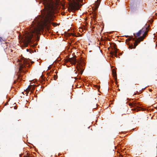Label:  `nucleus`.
<instances>
[{
  "mask_svg": "<svg viewBox=\"0 0 157 157\" xmlns=\"http://www.w3.org/2000/svg\"><path fill=\"white\" fill-rule=\"evenodd\" d=\"M146 32L144 33L143 36H140L138 38V39L136 40H134L135 41V42L134 43L133 47V45H132L131 46H129V48H131V49H132V48H135L136 47L138 43H140V41L143 40L144 38L146 37Z\"/></svg>",
  "mask_w": 157,
  "mask_h": 157,
  "instance_id": "obj_4",
  "label": "nucleus"
},
{
  "mask_svg": "<svg viewBox=\"0 0 157 157\" xmlns=\"http://www.w3.org/2000/svg\"><path fill=\"white\" fill-rule=\"evenodd\" d=\"M67 62H70L72 64H75L77 62L76 58H69L67 60Z\"/></svg>",
  "mask_w": 157,
  "mask_h": 157,
  "instance_id": "obj_6",
  "label": "nucleus"
},
{
  "mask_svg": "<svg viewBox=\"0 0 157 157\" xmlns=\"http://www.w3.org/2000/svg\"><path fill=\"white\" fill-rule=\"evenodd\" d=\"M76 67L78 71H79V73L82 74L83 71L82 65L78 64Z\"/></svg>",
  "mask_w": 157,
  "mask_h": 157,
  "instance_id": "obj_7",
  "label": "nucleus"
},
{
  "mask_svg": "<svg viewBox=\"0 0 157 157\" xmlns=\"http://www.w3.org/2000/svg\"><path fill=\"white\" fill-rule=\"evenodd\" d=\"M132 110L133 111L135 110V111H138V109H137V108H134L132 109Z\"/></svg>",
  "mask_w": 157,
  "mask_h": 157,
  "instance_id": "obj_16",
  "label": "nucleus"
},
{
  "mask_svg": "<svg viewBox=\"0 0 157 157\" xmlns=\"http://www.w3.org/2000/svg\"><path fill=\"white\" fill-rule=\"evenodd\" d=\"M52 72V71H50V72H49L48 73H47V75H49V74H50Z\"/></svg>",
  "mask_w": 157,
  "mask_h": 157,
  "instance_id": "obj_19",
  "label": "nucleus"
},
{
  "mask_svg": "<svg viewBox=\"0 0 157 157\" xmlns=\"http://www.w3.org/2000/svg\"><path fill=\"white\" fill-rule=\"evenodd\" d=\"M57 78V76L56 75H54L53 76L54 79L55 80H56Z\"/></svg>",
  "mask_w": 157,
  "mask_h": 157,
  "instance_id": "obj_15",
  "label": "nucleus"
},
{
  "mask_svg": "<svg viewBox=\"0 0 157 157\" xmlns=\"http://www.w3.org/2000/svg\"><path fill=\"white\" fill-rule=\"evenodd\" d=\"M112 56H114L115 57H117V54H115L114 55H112Z\"/></svg>",
  "mask_w": 157,
  "mask_h": 157,
  "instance_id": "obj_20",
  "label": "nucleus"
},
{
  "mask_svg": "<svg viewBox=\"0 0 157 157\" xmlns=\"http://www.w3.org/2000/svg\"><path fill=\"white\" fill-rule=\"evenodd\" d=\"M40 28L39 27H35L32 29L30 33H28L27 35L25 36L23 39L24 43L27 45L29 43H32L33 41V39L34 35H38L40 34Z\"/></svg>",
  "mask_w": 157,
  "mask_h": 157,
  "instance_id": "obj_2",
  "label": "nucleus"
},
{
  "mask_svg": "<svg viewBox=\"0 0 157 157\" xmlns=\"http://www.w3.org/2000/svg\"><path fill=\"white\" fill-rule=\"evenodd\" d=\"M112 74L114 78L115 81H116L117 79V74L115 71L114 70H112Z\"/></svg>",
  "mask_w": 157,
  "mask_h": 157,
  "instance_id": "obj_10",
  "label": "nucleus"
},
{
  "mask_svg": "<svg viewBox=\"0 0 157 157\" xmlns=\"http://www.w3.org/2000/svg\"><path fill=\"white\" fill-rule=\"evenodd\" d=\"M26 50H27V51H29V49H26Z\"/></svg>",
  "mask_w": 157,
  "mask_h": 157,
  "instance_id": "obj_23",
  "label": "nucleus"
},
{
  "mask_svg": "<svg viewBox=\"0 0 157 157\" xmlns=\"http://www.w3.org/2000/svg\"><path fill=\"white\" fill-rule=\"evenodd\" d=\"M51 69V67L50 66H49L48 67V70H49Z\"/></svg>",
  "mask_w": 157,
  "mask_h": 157,
  "instance_id": "obj_22",
  "label": "nucleus"
},
{
  "mask_svg": "<svg viewBox=\"0 0 157 157\" xmlns=\"http://www.w3.org/2000/svg\"><path fill=\"white\" fill-rule=\"evenodd\" d=\"M148 31L147 30V27L145 28H143L141 29L137 33H134L133 34V35L136 38V37H138V36H139L141 33H143V35L142 36H143L144 35V34L146 32V35L147 34V33H148Z\"/></svg>",
  "mask_w": 157,
  "mask_h": 157,
  "instance_id": "obj_5",
  "label": "nucleus"
},
{
  "mask_svg": "<svg viewBox=\"0 0 157 157\" xmlns=\"http://www.w3.org/2000/svg\"><path fill=\"white\" fill-rule=\"evenodd\" d=\"M15 82H16V81H14V83H15Z\"/></svg>",
  "mask_w": 157,
  "mask_h": 157,
  "instance_id": "obj_25",
  "label": "nucleus"
},
{
  "mask_svg": "<svg viewBox=\"0 0 157 157\" xmlns=\"http://www.w3.org/2000/svg\"><path fill=\"white\" fill-rule=\"evenodd\" d=\"M138 104V105H139V103L133 101L132 103H130L129 104V105L131 106L132 107H137V106H136Z\"/></svg>",
  "mask_w": 157,
  "mask_h": 157,
  "instance_id": "obj_8",
  "label": "nucleus"
},
{
  "mask_svg": "<svg viewBox=\"0 0 157 157\" xmlns=\"http://www.w3.org/2000/svg\"><path fill=\"white\" fill-rule=\"evenodd\" d=\"M2 38L1 37H0V41L1 42L2 41Z\"/></svg>",
  "mask_w": 157,
  "mask_h": 157,
  "instance_id": "obj_21",
  "label": "nucleus"
},
{
  "mask_svg": "<svg viewBox=\"0 0 157 157\" xmlns=\"http://www.w3.org/2000/svg\"><path fill=\"white\" fill-rule=\"evenodd\" d=\"M23 63H24V61H23Z\"/></svg>",
  "mask_w": 157,
  "mask_h": 157,
  "instance_id": "obj_26",
  "label": "nucleus"
},
{
  "mask_svg": "<svg viewBox=\"0 0 157 157\" xmlns=\"http://www.w3.org/2000/svg\"><path fill=\"white\" fill-rule=\"evenodd\" d=\"M70 34H73V33H71Z\"/></svg>",
  "mask_w": 157,
  "mask_h": 157,
  "instance_id": "obj_27",
  "label": "nucleus"
},
{
  "mask_svg": "<svg viewBox=\"0 0 157 157\" xmlns=\"http://www.w3.org/2000/svg\"><path fill=\"white\" fill-rule=\"evenodd\" d=\"M36 40L37 41H39V37L38 36H37L36 38Z\"/></svg>",
  "mask_w": 157,
  "mask_h": 157,
  "instance_id": "obj_17",
  "label": "nucleus"
},
{
  "mask_svg": "<svg viewBox=\"0 0 157 157\" xmlns=\"http://www.w3.org/2000/svg\"><path fill=\"white\" fill-rule=\"evenodd\" d=\"M25 67V66L24 64H21V65H20V67H19V71H20L21 72L24 71V70H22V69Z\"/></svg>",
  "mask_w": 157,
  "mask_h": 157,
  "instance_id": "obj_11",
  "label": "nucleus"
},
{
  "mask_svg": "<svg viewBox=\"0 0 157 157\" xmlns=\"http://www.w3.org/2000/svg\"><path fill=\"white\" fill-rule=\"evenodd\" d=\"M41 77L42 79H43L44 80L45 78H44V76L43 75H41Z\"/></svg>",
  "mask_w": 157,
  "mask_h": 157,
  "instance_id": "obj_18",
  "label": "nucleus"
},
{
  "mask_svg": "<svg viewBox=\"0 0 157 157\" xmlns=\"http://www.w3.org/2000/svg\"><path fill=\"white\" fill-rule=\"evenodd\" d=\"M83 0H73V3L71 5V8L74 10H78L82 6L80 2H82Z\"/></svg>",
  "mask_w": 157,
  "mask_h": 157,
  "instance_id": "obj_3",
  "label": "nucleus"
},
{
  "mask_svg": "<svg viewBox=\"0 0 157 157\" xmlns=\"http://www.w3.org/2000/svg\"><path fill=\"white\" fill-rule=\"evenodd\" d=\"M131 39H132L133 40H134L135 38H133V36H130L126 40V41H129Z\"/></svg>",
  "mask_w": 157,
  "mask_h": 157,
  "instance_id": "obj_12",
  "label": "nucleus"
},
{
  "mask_svg": "<svg viewBox=\"0 0 157 157\" xmlns=\"http://www.w3.org/2000/svg\"><path fill=\"white\" fill-rule=\"evenodd\" d=\"M150 91H152V90H150Z\"/></svg>",
  "mask_w": 157,
  "mask_h": 157,
  "instance_id": "obj_24",
  "label": "nucleus"
},
{
  "mask_svg": "<svg viewBox=\"0 0 157 157\" xmlns=\"http://www.w3.org/2000/svg\"><path fill=\"white\" fill-rule=\"evenodd\" d=\"M32 85H29L28 86V88L25 91L28 92V93L29 92V91H31V93H32L33 92L32 90H33L34 89V87L32 88V90H31Z\"/></svg>",
  "mask_w": 157,
  "mask_h": 157,
  "instance_id": "obj_9",
  "label": "nucleus"
},
{
  "mask_svg": "<svg viewBox=\"0 0 157 157\" xmlns=\"http://www.w3.org/2000/svg\"><path fill=\"white\" fill-rule=\"evenodd\" d=\"M75 75H74L75 76V80H77L78 78H77V76H78V75H77V72H76L75 73Z\"/></svg>",
  "mask_w": 157,
  "mask_h": 157,
  "instance_id": "obj_14",
  "label": "nucleus"
},
{
  "mask_svg": "<svg viewBox=\"0 0 157 157\" xmlns=\"http://www.w3.org/2000/svg\"><path fill=\"white\" fill-rule=\"evenodd\" d=\"M117 50H115L114 51H113V52H110V54H111V55H114L115 54H117Z\"/></svg>",
  "mask_w": 157,
  "mask_h": 157,
  "instance_id": "obj_13",
  "label": "nucleus"
},
{
  "mask_svg": "<svg viewBox=\"0 0 157 157\" xmlns=\"http://www.w3.org/2000/svg\"><path fill=\"white\" fill-rule=\"evenodd\" d=\"M60 0H52L50 3H48L44 6V9L45 10L44 12L43 17L41 20V27L49 29L50 26L52 24L54 27L56 26L55 23H52L54 18V14L56 12V9H58V6L61 3Z\"/></svg>",
  "mask_w": 157,
  "mask_h": 157,
  "instance_id": "obj_1",
  "label": "nucleus"
}]
</instances>
